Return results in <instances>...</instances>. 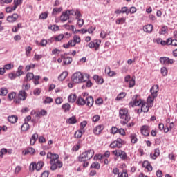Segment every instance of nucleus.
I'll return each mask as SVG.
<instances>
[{
    "label": "nucleus",
    "instance_id": "nucleus-26",
    "mask_svg": "<svg viewBox=\"0 0 177 177\" xmlns=\"http://www.w3.org/2000/svg\"><path fill=\"white\" fill-rule=\"evenodd\" d=\"M76 103L77 106H85V104H86V101L85 100V99L81 97H78Z\"/></svg>",
    "mask_w": 177,
    "mask_h": 177
},
{
    "label": "nucleus",
    "instance_id": "nucleus-20",
    "mask_svg": "<svg viewBox=\"0 0 177 177\" xmlns=\"http://www.w3.org/2000/svg\"><path fill=\"white\" fill-rule=\"evenodd\" d=\"M143 31L145 32H148L149 34H150V32H151V31H153V25L147 24V25L144 26Z\"/></svg>",
    "mask_w": 177,
    "mask_h": 177
},
{
    "label": "nucleus",
    "instance_id": "nucleus-10",
    "mask_svg": "<svg viewBox=\"0 0 177 177\" xmlns=\"http://www.w3.org/2000/svg\"><path fill=\"white\" fill-rule=\"evenodd\" d=\"M50 164L51 165V171H56L57 168H62V167H63V162H62L60 160H55V162Z\"/></svg>",
    "mask_w": 177,
    "mask_h": 177
},
{
    "label": "nucleus",
    "instance_id": "nucleus-37",
    "mask_svg": "<svg viewBox=\"0 0 177 177\" xmlns=\"http://www.w3.org/2000/svg\"><path fill=\"white\" fill-rule=\"evenodd\" d=\"M75 99H77V95L75 94H71L68 97V100L70 103H74Z\"/></svg>",
    "mask_w": 177,
    "mask_h": 177
},
{
    "label": "nucleus",
    "instance_id": "nucleus-12",
    "mask_svg": "<svg viewBox=\"0 0 177 177\" xmlns=\"http://www.w3.org/2000/svg\"><path fill=\"white\" fill-rule=\"evenodd\" d=\"M158 91L159 87L158 84L153 86L150 89L151 95L153 96V97H157L158 96Z\"/></svg>",
    "mask_w": 177,
    "mask_h": 177
},
{
    "label": "nucleus",
    "instance_id": "nucleus-44",
    "mask_svg": "<svg viewBox=\"0 0 177 177\" xmlns=\"http://www.w3.org/2000/svg\"><path fill=\"white\" fill-rule=\"evenodd\" d=\"M168 32V28L167 26H162L161 30L159 32V34L165 35Z\"/></svg>",
    "mask_w": 177,
    "mask_h": 177
},
{
    "label": "nucleus",
    "instance_id": "nucleus-5",
    "mask_svg": "<svg viewBox=\"0 0 177 177\" xmlns=\"http://www.w3.org/2000/svg\"><path fill=\"white\" fill-rule=\"evenodd\" d=\"M142 100L139 97V95H135L133 96L131 101L129 102V106L130 107H135L136 106H140L142 104Z\"/></svg>",
    "mask_w": 177,
    "mask_h": 177
},
{
    "label": "nucleus",
    "instance_id": "nucleus-16",
    "mask_svg": "<svg viewBox=\"0 0 177 177\" xmlns=\"http://www.w3.org/2000/svg\"><path fill=\"white\" fill-rule=\"evenodd\" d=\"M103 129H104V127L103 125L102 124L97 125L94 128L93 133H95V135H100Z\"/></svg>",
    "mask_w": 177,
    "mask_h": 177
},
{
    "label": "nucleus",
    "instance_id": "nucleus-19",
    "mask_svg": "<svg viewBox=\"0 0 177 177\" xmlns=\"http://www.w3.org/2000/svg\"><path fill=\"white\" fill-rule=\"evenodd\" d=\"M142 167L144 168H146V169H147V171H149V172H151V171H153V166L149 164V161L147 160L144 161V162L142 163Z\"/></svg>",
    "mask_w": 177,
    "mask_h": 177
},
{
    "label": "nucleus",
    "instance_id": "nucleus-47",
    "mask_svg": "<svg viewBox=\"0 0 177 177\" xmlns=\"http://www.w3.org/2000/svg\"><path fill=\"white\" fill-rule=\"evenodd\" d=\"M75 16L76 20H78L81 19V17H82V15L81 14V12H80V10H75Z\"/></svg>",
    "mask_w": 177,
    "mask_h": 177
},
{
    "label": "nucleus",
    "instance_id": "nucleus-7",
    "mask_svg": "<svg viewBox=\"0 0 177 177\" xmlns=\"http://www.w3.org/2000/svg\"><path fill=\"white\" fill-rule=\"evenodd\" d=\"M26 99H27V93L24 90H21L18 93V99L15 100V103L19 104L21 100L24 101Z\"/></svg>",
    "mask_w": 177,
    "mask_h": 177
},
{
    "label": "nucleus",
    "instance_id": "nucleus-25",
    "mask_svg": "<svg viewBox=\"0 0 177 177\" xmlns=\"http://www.w3.org/2000/svg\"><path fill=\"white\" fill-rule=\"evenodd\" d=\"M67 75H68V72L66 71L62 72L58 77L59 81H64L67 77Z\"/></svg>",
    "mask_w": 177,
    "mask_h": 177
},
{
    "label": "nucleus",
    "instance_id": "nucleus-4",
    "mask_svg": "<svg viewBox=\"0 0 177 177\" xmlns=\"http://www.w3.org/2000/svg\"><path fill=\"white\" fill-rule=\"evenodd\" d=\"M81 43V37L75 35L73 36L72 40H69L67 44H63V48L65 49H68V48H74L77 44Z\"/></svg>",
    "mask_w": 177,
    "mask_h": 177
},
{
    "label": "nucleus",
    "instance_id": "nucleus-55",
    "mask_svg": "<svg viewBox=\"0 0 177 177\" xmlns=\"http://www.w3.org/2000/svg\"><path fill=\"white\" fill-rule=\"evenodd\" d=\"M135 86V78L132 77L129 82V88H133Z\"/></svg>",
    "mask_w": 177,
    "mask_h": 177
},
{
    "label": "nucleus",
    "instance_id": "nucleus-63",
    "mask_svg": "<svg viewBox=\"0 0 177 177\" xmlns=\"http://www.w3.org/2000/svg\"><path fill=\"white\" fill-rule=\"evenodd\" d=\"M125 20H126V19L124 17L120 18L115 21V23H116V24H122L125 23Z\"/></svg>",
    "mask_w": 177,
    "mask_h": 177
},
{
    "label": "nucleus",
    "instance_id": "nucleus-24",
    "mask_svg": "<svg viewBox=\"0 0 177 177\" xmlns=\"http://www.w3.org/2000/svg\"><path fill=\"white\" fill-rule=\"evenodd\" d=\"M37 140H38V133H34L31 138H30V143L32 146H34V145H35V142H37Z\"/></svg>",
    "mask_w": 177,
    "mask_h": 177
},
{
    "label": "nucleus",
    "instance_id": "nucleus-43",
    "mask_svg": "<svg viewBox=\"0 0 177 177\" xmlns=\"http://www.w3.org/2000/svg\"><path fill=\"white\" fill-rule=\"evenodd\" d=\"M23 66L21 65L18 67V69L17 71V77H20L21 75H23Z\"/></svg>",
    "mask_w": 177,
    "mask_h": 177
},
{
    "label": "nucleus",
    "instance_id": "nucleus-62",
    "mask_svg": "<svg viewBox=\"0 0 177 177\" xmlns=\"http://www.w3.org/2000/svg\"><path fill=\"white\" fill-rule=\"evenodd\" d=\"M63 10V9L62 8H54L53 10V15H56L57 13H60V12H62Z\"/></svg>",
    "mask_w": 177,
    "mask_h": 177
},
{
    "label": "nucleus",
    "instance_id": "nucleus-41",
    "mask_svg": "<svg viewBox=\"0 0 177 177\" xmlns=\"http://www.w3.org/2000/svg\"><path fill=\"white\" fill-rule=\"evenodd\" d=\"M127 96V93L122 92L120 94L118 95V96L115 98V100H122V99H124Z\"/></svg>",
    "mask_w": 177,
    "mask_h": 177
},
{
    "label": "nucleus",
    "instance_id": "nucleus-33",
    "mask_svg": "<svg viewBox=\"0 0 177 177\" xmlns=\"http://www.w3.org/2000/svg\"><path fill=\"white\" fill-rule=\"evenodd\" d=\"M84 132H85V131L84 130H77L75 133V138H77V139H80V138H81L82 136V134L84 133Z\"/></svg>",
    "mask_w": 177,
    "mask_h": 177
},
{
    "label": "nucleus",
    "instance_id": "nucleus-64",
    "mask_svg": "<svg viewBox=\"0 0 177 177\" xmlns=\"http://www.w3.org/2000/svg\"><path fill=\"white\" fill-rule=\"evenodd\" d=\"M128 13H131V15L133 14V13H136V8L135 7H131L129 9Z\"/></svg>",
    "mask_w": 177,
    "mask_h": 177
},
{
    "label": "nucleus",
    "instance_id": "nucleus-39",
    "mask_svg": "<svg viewBox=\"0 0 177 177\" xmlns=\"http://www.w3.org/2000/svg\"><path fill=\"white\" fill-rule=\"evenodd\" d=\"M45 165V163L42 161H39L36 164V171H41L42 169V167Z\"/></svg>",
    "mask_w": 177,
    "mask_h": 177
},
{
    "label": "nucleus",
    "instance_id": "nucleus-31",
    "mask_svg": "<svg viewBox=\"0 0 177 177\" xmlns=\"http://www.w3.org/2000/svg\"><path fill=\"white\" fill-rule=\"evenodd\" d=\"M66 122H68V124H77V118H75V116H72L71 118H69L66 120Z\"/></svg>",
    "mask_w": 177,
    "mask_h": 177
},
{
    "label": "nucleus",
    "instance_id": "nucleus-49",
    "mask_svg": "<svg viewBox=\"0 0 177 177\" xmlns=\"http://www.w3.org/2000/svg\"><path fill=\"white\" fill-rule=\"evenodd\" d=\"M16 97V93L12 92L8 95V98L9 100L12 101Z\"/></svg>",
    "mask_w": 177,
    "mask_h": 177
},
{
    "label": "nucleus",
    "instance_id": "nucleus-42",
    "mask_svg": "<svg viewBox=\"0 0 177 177\" xmlns=\"http://www.w3.org/2000/svg\"><path fill=\"white\" fill-rule=\"evenodd\" d=\"M48 29L50 30L51 31H59V26L57 25H50L48 26Z\"/></svg>",
    "mask_w": 177,
    "mask_h": 177
},
{
    "label": "nucleus",
    "instance_id": "nucleus-21",
    "mask_svg": "<svg viewBox=\"0 0 177 177\" xmlns=\"http://www.w3.org/2000/svg\"><path fill=\"white\" fill-rule=\"evenodd\" d=\"M93 80L95 81V82L97 84H100V85H102V84H103L104 82V80L102 79V77H100L99 75H95L93 76Z\"/></svg>",
    "mask_w": 177,
    "mask_h": 177
},
{
    "label": "nucleus",
    "instance_id": "nucleus-8",
    "mask_svg": "<svg viewBox=\"0 0 177 177\" xmlns=\"http://www.w3.org/2000/svg\"><path fill=\"white\" fill-rule=\"evenodd\" d=\"M122 143H124V140L119 138L110 144V147L111 149H115V147H117L118 149H121V147H122Z\"/></svg>",
    "mask_w": 177,
    "mask_h": 177
},
{
    "label": "nucleus",
    "instance_id": "nucleus-54",
    "mask_svg": "<svg viewBox=\"0 0 177 177\" xmlns=\"http://www.w3.org/2000/svg\"><path fill=\"white\" fill-rule=\"evenodd\" d=\"M52 102H53V99L50 97H47L44 100L43 103H44V104H48L49 103H52Z\"/></svg>",
    "mask_w": 177,
    "mask_h": 177
},
{
    "label": "nucleus",
    "instance_id": "nucleus-9",
    "mask_svg": "<svg viewBox=\"0 0 177 177\" xmlns=\"http://www.w3.org/2000/svg\"><path fill=\"white\" fill-rule=\"evenodd\" d=\"M47 158L50 160V164H53L55 161L59 160V155L53 153L52 152H48L47 153Z\"/></svg>",
    "mask_w": 177,
    "mask_h": 177
},
{
    "label": "nucleus",
    "instance_id": "nucleus-3",
    "mask_svg": "<svg viewBox=\"0 0 177 177\" xmlns=\"http://www.w3.org/2000/svg\"><path fill=\"white\" fill-rule=\"evenodd\" d=\"M94 155L95 151L93 149L87 150L80 155L78 161L80 162H85V161L91 160Z\"/></svg>",
    "mask_w": 177,
    "mask_h": 177
},
{
    "label": "nucleus",
    "instance_id": "nucleus-61",
    "mask_svg": "<svg viewBox=\"0 0 177 177\" xmlns=\"http://www.w3.org/2000/svg\"><path fill=\"white\" fill-rule=\"evenodd\" d=\"M17 74L16 73H11L10 74H8V78H10V80H16V78H17Z\"/></svg>",
    "mask_w": 177,
    "mask_h": 177
},
{
    "label": "nucleus",
    "instance_id": "nucleus-15",
    "mask_svg": "<svg viewBox=\"0 0 177 177\" xmlns=\"http://www.w3.org/2000/svg\"><path fill=\"white\" fill-rule=\"evenodd\" d=\"M17 19H19V15L14 13L7 17V21H8V23H15Z\"/></svg>",
    "mask_w": 177,
    "mask_h": 177
},
{
    "label": "nucleus",
    "instance_id": "nucleus-52",
    "mask_svg": "<svg viewBox=\"0 0 177 177\" xmlns=\"http://www.w3.org/2000/svg\"><path fill=\"white\" fill-rule=\"evenodd\" d=\"M29 169L31 172H33V171H35V169L37 170V163L32 162L30 165Z\"/></svg>",
    "mask_w": 177,
    "mask_h": 177
},
{
    "label": "nucleus",
    "instance_id": "nucleus-56",
    "mask_svg": "<svg viewBox=\"0 0 177 177\" xmlns=\"http://www.w3.org/2000/svg\"><path fill=\"white\" fill-rule=\"evenodd\" d=\"M40 46L45 48L48 45V40L43 39L39 43Z\"/></svg>",
    "mask_w": 177,
    "mask_h": 177
},
{
    "label": "nucleus",
    "instance_id": "nucleus-13",
    "mask_svg": "<svg viewBox=\"0 0 177 177\" xmlns=\"http://www.w3.org/2000/svg\"><path fill=\"white\" fill-rule=\"evenodd\" d=\"M141 108L140 109L138 110V113L140 114V113H147L149 111V106H147V103L146 102H142L140 104Z\"/></svg>",
    "mask_w": 177,
    "mask_h": 177
},
{
    "label": "nucleus",
    "instance_id": "nucleus-1",
    "mask_svg": "<svg viewBox=\"0 0 177 177\" xmlns=\"http://www.w3.org/2000/svg\"><path fill=\"white\" fill-rule=\"evenodd\" d=\"M71 80L74 84H82L89 80V75L81 72H76L72 75Z\"/></svg>",
    "mask_w": 177,
    "mask_h": 177
},
{
    "label": "nucleus",
    "instance_id": "nucleus-59",
    "mask_svg": "<svg viewBox=\"0 0 177 177\" xmlns=\"http://www.w3.org/2000/svg\"><path fill=\"white\" fill-rule=\"evenodd\" d=\"M160 73L161 74L165 77V75H167V74H168V70H167V68L166 67H162L161 69H160Z\"/></svg>",
    "mask_w": 177,
    "mask_h": 177
},
{
    "label": "nucleus",
    "instance_id": "nucleus-29",
    "mask_svg": "<svg viewBox=\"0 0 177 177\" xmlns=\"http://www.w3.org/2000/svg\"><path fill=\"white\" fill-rule=\"evenodd\" d=\"M18 118L16 115H11L8 117V121L11 124H16L17 122Z\"/></svg>",
    "mask_w": 177,
    "mask_h": 177
},
{
    "label": "nucleus",
    "instance_id": "nucleus-45",
    "mask_svg": "<svg viewBox=\"0 0 177 177\" xmlns=\"http://www.w3.org/2000/svg\"><path fill=\"white\" fill-rule=\"evenodd\" d=\"M63 38H64V35L63 34H60L57 36H56L54 39L56 42H60V41H62V39H63Z\"/></svg>",
    "mask_w": 177,
    "mask_h": 177
},
{
    "label": "nucleus",
    "instance_id": "nucleus-18",
    "mask_svg": "<svg viewBox=\"0 0 177 177\" xmlns=\"http://www.w3.org/2000/svg\"><path fill=\"white\" fill-rule=\"evenodd\" d=\"M70 19V17L68 16V14L66 11H64L62 12V15L60 16V21L62 23H64L65 21H67Z\"/></svg>",
    "mask_w": 177,
    "mask_h": 177
},
{
    "label": "nucleus",
    "instance_id": "nucleus-38",
    "mask_svg": "<svg viewBox=\"0 0 177 177\" xmlns=\"http://www.w3.org/2000/svg\"><path fill=\"white\" fill-rule=\"evenodd\" d=\"M105 72L107 73V74L109 77H114V75H115V74H116L115 72L110 70V67L106 68Z\"/></svg>",
    "mask_w": 177,
    "mask_h": 177
},
{
    "label": "nucleus",
    "instance_id": "nucleus-34",
    "mask_svg": "<svg viewBox=\"0 0 177 177\" xmlns=\"http://www.w3.org/2000/svg\"><path fill=\"white\" fill-rule=\"evenodd\" d=\"M31 80H34V73H28L25 77V81H31Z\"/></svg>",
    "mask_w": 177,
    "mask_h": 177
},
{
    "label": "nucleus",
    "instance_id": "nucleus-32",
    "mask_svg": "<svg viewBox=\"0 0 177 177\" xmlns=\"http://www.w3.org/2000/svg\"><path fill=\"white\" fill-rule=\"evenodd\" d=\"M8 88L6 87H2L0 88V96H6L8 95Z\"/></svg>",
    "mask_w": 177,
    "mask_h": 177
},
{
    "label": "nucleus",
    "instance_id": "nucleus-51",
    "mask_svg": "<svg viewBox=\"0 0 177 177\" xmlns=\"http://www.w3.org/2000/svg\"><path fill=\"white\" fill-rule=\"evenodd\" d=\"M77 20V24L79 27V28H81V27H82V26H84V19L82 18H80L79 19H76Z\"/></svg>",
    "mask_w": 177,
    "mask_h": 177
},
{
    "label": "nucleus",
    "instance_id": "nucleus-48",
    "mask_svg": "<svg viewBox=\"0 0 177 177\" xmlns=\"http://www.w3.org/2000/svg\"><path fill=\"white\" fill-rule=\"evenodd\" d=\"M174 127H175V125L174 124V122L169 123V127H167L166 129H165V133L169 132V131H171L172 128H174Z\"/></svg>",
    "mask_w": 177,
    "mask_h": 177
},
{
    "label": "nucleus",
    "instance_id": "nucleus-35",
    "mask_svg": "<svg viewBox=\"0 0 177 177\" xmlns=\"http://www.w3.org/2000/svg\"><path fill=\"white\" fill-rule=\"evenodd\" d=\"M21 129L24 132L28 131L30 129V124H28V123L27 122L24 123L23 125L21 127Z\"/></svg>",
    "mask_w": 177,
    "mask_h": 177
},
{
    "label": "nucleus",
    "instance_id": "nucleus-60",
    "mask_svg": "<svg viewBox=\"0 0 177 177\" xmlns=\"http://www.w3.org/2000/svg\"><path fill=\"white\" fill-rule=\"evenodd\" d=\"M14 65L12 64H7L6 65H4V70H12V68H13Z\"/></svg>",
    "mask_w": 177,
    "mask_h": 177
},
{
    "label": "nucleus",
    "instance_id": "nucleus-2",
    "mask_svg": "<svg viewBox=\"0 0 177 177\" xmlns=\"http://www.w3.org/2000/svg\"><path fill=\"white\" fill-rule=\"evenodd\" d=\"M119 117L120 120H122L120 121L122 125H127L131 120V115H129V113H128V109L125 108L120 109Z\"/></svg>",
    "mask_w": 177,
    "mask_h": 177
},
{
    "label": "nucleus",
    "instance_id": "nucleus-57",
    "mask_svg": "<svg viewBox=\"0 0 177 177\" xmlns=\"http://www.w3.org/2000/svg\"><path fill=\"white\" fill-rule=\"evenodd\" d=\"M75 34H78V32H80V34H86L88 32V30L84 28L80 30H75Z\"/></svg>",
    "mask_w": 177,
    "mask_h": 177
},
{
    "label": "nucleus",
    "instance_id": "nucleus-58",
    "mask_svg": "<svg viewBox=\"0 0 177 177\" xmlns=\"http://www.w3.org/2000/svg\"><path fill=\"white\" fill-rule=\"evenodd\" d=\"M40 20H44L45 19H48V12H42L39 15Z\"/></svg>",
    "mask_w": 177,
    "mask_h": 177
},
{
    "label": "nucleus",
    "instance_id": "nucleus-30",
    "mask_svg": "<svg viewBox=\"0 0 177 177\" xmlns=\"http://www.w3.org/2000/svg\"><path fill=\"white\" fill-rule=\"evenodd\" d=\"M62 109L64 113H68L70 111V109H71V106L68 103H66L62 104Z\"/></svg>",
    "mask_w": 177,
    "mask_h": 177
},
{
    "label": "nucleus",
    "instance_id": "nucleus-53",
    "mask_svg": "<svg viewBox=\"0 0 177 177\" xmlns=\"http://www.w3.org/2000/svg\"><path fill=\"white\" fill-rule=\"evenodd\" d=\"M48 114V112L46 110H41L39 113L36 115V117H42L44 115H46Z\"/></svg>",
    "mask_w": 177,
    "mask_h": 177
},
{
    "label": "nucleus",
    "instance_id": "nucleus-23",
    "mask_svg": "<svg viewBox=\"0 0 177 177\" xmlns=\"http://www.w3.org/2000/svg\"><path fill=\"white\" fill-rule=\"evenodd\" d=\"M156 98L154 96L149 95L147 99V104L149 105V107H152L153 103H154V99Z\"/></svg>",
    "mask_w": 177,
    "mask_h": 177
},
{
    "label": "nucleus",
    "instance_id": "nucleus-22",
    "mask_svg": "<svg viewBox=\"0 0 177 177\" xmlns=\"http://www.w3.org/2000/svg\"><path fill=\"white\" fill-rule=\"evenodd\" d=\"M94 100L92 96L86 97V104L88 107H92L93 106Z\"/></svg>",
    "mask_w": 177,
    "mask_h": 177
},
{
    "label": "nucleus",
    "instance_id": "nucleus-40",
    "mask_svg": "<svg viewBox=\"0 0 177 177\" xmlns=\"http://www.w3.org/2000/svg\"><path fill=\"white\" fill-rule=\"evenodd\" d=\"M63 63H64V66H66L67 64H71V63H73V58H71L70 57H66V59L63 60Z\"/></svg>",
    "mask_w": 177,
    "mask_h": 177
},
{
    "label": "nucleus",
    "instance_id": "nucleus-17",
    "mask_svg": "<svg viewBox=\"0 0 177 177\" xmlns=\"http://www.w3.org/2000/svg\"><path fill=\"white\" fill-rule=\"evenodd\" d=\"M24 156H27V154H35V149L32 147H28L25 151H22Z\"/></svg>",
    "mask_w": 177,
    "mask_h": 177
},
{
    "label": "nucleus",
    "instance_id": "nucleus-27",
    "mask_svg": "<svg viewBox=\"0 0 177 177\" xmlns=\"http://www.w3.org/2000/svg\"><path fill=\"white\" fill-rule=\"evenodd\" d=\"M160 156V149H156L154 150V153L153 154H150V158L152 160H156L157 157Z\"/></svg>",
    "mask_w": 177,
    "mask_h": 177
},
{
    "label": "nucleus",
    "instance_id": "nucleus-6",
    "mask_svg": "<svg viewBox=\"0 0 177 177\" xmlns=\"http://www.w3.org/2000/svg\"><path fill=\"white\" fill-rule=\"evenodd\" d=\"M113 154L116 157H120V158L122 160V161L128 160V156L127 155V152L121 149L113 151Z\"/></svg>",
    "mask_w": 177,
    "mask_h": 177
},
{
    "label": "nucleus",
    "instance_id": "nucleus-28",
    "mask_svg": "<svg viewBox=\"0 0 177 177\" xmlns=\"http://www.w3.org/2000/svg\"><path fill=\"white\" fill-rule=\"evenodd\" d=\"M130 139H131V142L135 145V143H138V136L136 133H133L130 135Z\"/></svg>",
    "mask_w": 177,
    "mask_h": 177
},
{
    "label": "nucleus",
    "instance_id": "nucleus-14",
    "mask_svg": "<svg viewBox=\"0 0 177 177\" xmlns=\"http://www.w3.org/2000/svg\"><path fill=\"white\" fill-rule=\"evenodd\" d=\"M142 135H144V136H149L150 135V129L149 128V126L144 125L140 129Z\"/></svg>",
    "mask_w": 177,
    "mask_h": 177
},
{
    "label": "nucleus",
    "instance_id": "nucleus-11",
    "mask_svg": "<svg viewBox=\"0 0 177 177\" xmlns=\"http://www.w3.org/2000/svg\"><path fill=\"white\" fill-rule=\"evenodd\" d=\"M160 62L162 64H174V60L167 57H161Z\"/></svg>",
    "mask_w": 177,
    "mask_h": 177
},
{
    "label": "nucleus",
    "instance_id": "nucleus-50",
    "mask_svg": "<svg viewBox=\"0 0 177 177\" xmlns=\"http://www.w3.org/2000/svg\"><path fill=\"white\" fill-rule=\"evenodd\" d=\"M41 92H42V90L39 88H37L33 91V95H35V96H39Z\"/></svg>",
    "mask_w": 177,
    "mask_h": 177
},
{
    "label": "nucleus",
    "instance_id": "nucleus-36",
    "mask_svg": "<svg viewBox=\"0 0 177 177\" xmlns=\"http://www.w3.org/2000/svg\"><path fill=\"white\" fill-rule=\"evenodd\" d=\"M25 50H26L25 53L27 57H30V56H31V50H32V47L31 46L26 47Z\"/></svg>",
    "mask_w": 177,
    "mask_h": 177
},
{
    "label": "nucleus",
    "instance_id": "nucleus-46",
    "mask_svg": "<svg viewBox=\"0 0 177 177\" xmlns=\"http://www.w3.org/2000/svg\"><path fill=\"white\" fill-rule=\"evenodd\" d=\"M91 168H94L95 169H100V164L97 162H93L91 164Z\"/></svg>",
    "mask_w": 177,
    "mask_h": 177
}]
</instances>
